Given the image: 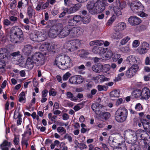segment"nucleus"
I'll return each mask as SVG.
<instances>
[{
	"label": "nucleus",
	"instance_id": "bf43d9fd",
	"mask_svg": "<svg viewBox=\"0 0 150 150\" xmlns=\"http://www.w3.org/2000/svg\"><path fill=\"white\" fill-rule=\"evenodd\" d=\"M140 44V42L139 40H134L132 44V46L133 47L136 48L138 47Z\"/></svg>",
	"mask_w": 150,
	"mask_h": 150
},
{
	"label": "nucleus",
	"instance_id": "72a5a7b5",
	"mask_svg": "<svg viewBox=\"0 0 150 150\" xmlns=\"http://www.w3.org/2000/svg\"><path fill=\"white\" fill-rule=\"evenodd\" d=\"M66 95L67 96V98L70 99L71 101H74L77 100V98H75V96L73 95V94L71 92H67Z\"/></svg>",
	"mask_w": 150,
	"mask_h": 150
},
{
	"label": "nucleus",
	"instance_id": "c85d7f7f",
	"mask_svg": "<svg viewBox=\"0 0 150 150\" xmlns=\"http://www.w3.org/2000/svg\"><path fill=\"white\" fill-rule=\"evenodd\" d=\"M10 143L6 140L4 141L3 143L0 145L2 150H9L8 147H9Z\"/></svg>",
	"mask_w": 150,
	"mask_h": 150
},
{
	"label": "nucleus",
	"instance_id": "7ed1b4c3",
	"mask_svg": "<svg viewBox=\"0 0 150 150\" xmlns=\"http://www.w3.org/2000/svg\"><path fill=\"white\" fill-rule=\"evenodd\" d=\"M10 40L13 43L20 42L23 40V33L21 29L17 26H14L9 31Z\"/></svg>",
	"mask_w": 150,
	"mask_h": 150
},
{
	"label": "nucleus",
	"instance_id": "49530a36",
	"mask_svg": "<svg viewBox=\"0 0 150 150\" xmlns=\"http://www.w3.org/2000/svg\"><path fill=\"white\" fill-rule=\"evenodd\" d=\"M57 131L59 133H62V134L66 133V129L62 127H59L57 128Z\"/></svg>",
	"mask_w": 150,
	"mask_h": 150
},
{
	"label": "nucleus",
	"instance_id": "39448f33",
	"mask_svg": "<svg viewBox=\"0 0 150 150\" xmlns=\"http://www.w3.org/2000/svg\"><path fill=\"white\" fill-rule=\"evenodd\" d=\"M127 111L125 108H119L116 111L115 117L116 120L119 122H122L126 120Z\"/></svg>",
	"mask_w": 150,
	"mask_h": 150
},
{
	"label": "nucleus",
	"instance_id": "ea45409f",
	"mask_svg": "<svg viewBox=\"0 0 150 150\" xmlns=\"http://www.w3.org/2000/svg\"><path fill=\"white\" fill-rule=\"evenodd\" d=\"M120 9L119 8L118 6H115L113 8V10L114 13L118 16L121 15V12Z\"/></svg>",
	"mask_w": 150,
	"mask_h": 150
},
{
	"label": "nucleus",
	"instance_id": "603ef678",
	"mask_svg": "<svg viewBox=\"0 0 150 150\" xmlns=\"http://www.w3.org/2000/svg\"><path fill=\"white\" fill-rule=\"evenodd\" d=\"M142 123L144 128L150 131V122H147L146 123L142 122Z\"/></svg>",
	"mask_w": 150,
	"mask_h": 150
},
{
	"label": "nucleus",
	"instance_id": "473e14b6",
	"mask_svg": "<svg viewBox=\"0 0 150 150\" xmlns=\"http://www.w3.org/2000/svg\"><path fill=\"white\" fill-rule=\"evenodd\" d=\"M117 148L118 150H127V146L125 141H122V143H119V145L117 146Z\"/></svg>",
	"mask_w": 150,
	"mask_h": 150
},
{
	"label": "nucleus",
	"instance_id": "338daca9",
	"mask_svg": "<svg viewBox=\"0 0 150 150\" xmlns=\"http://www.w3.org/2000/svg\"><path fill=\"white\" fill-rule=\"evenodd\" d=\"M9 18L11 21L14 23L17 22L18 21V18L13 16H10Z\"/></svg>",
	"mask_w": 150,
	"mask_h": 150
},
{
	"label": "nucleus",
	"instance_id": "2f4dec72",
	"mask_svg": "<svg viewBox=\"0 0 150 150\" xmlns=\"http://www.w3.org/2000/svg\"><path fill=\"white\" fill-rule=\"evenodd\" d=\"M141 91L139 89L134 91L132 93V96L133 98H137L139 97H141Z\"/></svg>",
	"mask_w": 150,
	"mask_h": 150
},
{
	"label": "nucleus",
	"instance_id": "20e7f679",
	"mask_svg": "<svg viewBox=\"0 0 150 150\" xmlns=\"http://www.w3.org/2000/svg\"><path fill=\"white\" fill-rule=\"evenodd\" d=\"M87 7L89 12L92 14L102 12L105 9V6L101 1L95 3L94 2H88Z\"/></svg>",
	"mask_w": 150,
	"mask_h": 150
},
{
	"label": "nucleus",
	"instance_id": "6e6d98bb",
	"mask_svg": "<svg viewBox=\"0 0 150 150\" xmlns=\"http://www.w3.org/2000/svg\"><path fill=\"white\" fill-rule=\"evenodd\" d=\"M83 105L81 104H78L76 105L75 106L73 109L75 111H77L83 108Z\"/></svg>",
	"mask_w": 150,
	"mask_h": 150
},
{
	"label": "nucleus",
	"instance_id": "7c9ffc66",
	"mask_svg": "<svg viewBox=\"0 0 150 150\" xmlns=\"http://www.w3.org/2000/svg\"><path fill=\"white\" fill-rule=\"evenodd\" d=\"M120 92L119 90H114L111 91L110 93V97L112 99L114 97L118 98L120 95Z\"/></svg>",
	"mask_w": 150,
	"mask_h": 150
},
{
	"label": "nucleus",
	"instance_id": "2eb2a0df",
	"mask_svg": "<svg viewBox=\"0 0 150 150\" xmlns=\"http://www.w3.org/2000/svg\"><path fill=\"white\" fill-rule=\"evenodd\" d=\"M150 92L149 89L147 87L143 88L141 91V98L147 99L150 97Z\"/></svg>",
	"mask_w": 150,
	"mask_h": 150
},
{
	"label": "nucleus",
	"instance_id": "9b49d317",
	"mask_svg": "<svg viewBox=\"0 0 150 150\" xmlns=\"http://www.w3.org/2000/svg\"><path fill=\"white\" fill-rule=\"evenodd\" d=\"M84 80L83 78L79 75H75L71 76L69 78V81L71 84H80Z\"/></svg>",
	"mask_w": 150,
	"mask_h": 150
},
{
	"label": "nucleus",
	"instance_id": "4468645a",
	"mask_svg": "<svg viewBox=\"0 0 150 150\" xmlns=\"http://www.w3.org/2000/svg\"><path fill=\"white\" fill-rule=\"evenodd\" d=\"M53 46L52 44L49 43H44L42 44L39 47V50L42 51L52 50Z\"/></svg>",
	"mask_w": 150,
	"mask_h": 150
},
{
	"label": "nucleus",
	"instance_id": "de8ad7c7",
	"mask_svg": "<svg viewBox=\"0 0 150 150\" xmlns=\"http://www.w3.org/2000/svg\"><path fill=\"white\" fill-rule=\"evenodd\" d=\"M68 24L70 26L77 25L73 18L72 19H69L68 22Z\"/></svg>",
	"mask_w": 150,
	"mask_h": 150
},
{
	"label": "nucleus",
	"instance_id": "f3484780",
	"mask_svg": "<svg viewBox=\"0 0 150 150\" xmlns=\"http://www.w3.org/2000/svg\"><path fill=\"white\" fill-rule=\"evenodd\" d=\"M81 6V4L79 3L69 8H66L67 10V11H68V13L69 14L72 13L79 10Z\"/></svg>",
	"mask_w": 150,
	"mask_h": 150
},
{
	"label": "nucleus",
	"instance_id": "0eeeda50",
	"mask_svg": "<svg viewBox=\"0 0 150 150\" xmlns=\"http://www.w3.org/2000/svg\"><path fill=\"white\" fill-rule=\"evenodd\" d=\"M130 8L133 12L136 13L142 11L143 6L139 1H134L131 3Z\"/></svg>",
	"mask_w": 150,
	"mask_h": 150
},
{
	"label": "nucleus",
	"instance_id": "bb28decb",
	"mask_svg": "<svg viewBox=\"0 0 150 150\" xmlns=\"http://www.w3.org/2000/svg\"><path fill=\"white\" fill-rule=\"evenodd\" d=\"M20 52L19 51H18L12 53L11 54V56L13 57H15V59H18L19 58V59H18L17 60L18 62H22V55L20 54Z\"/></svg>",
	"mask_w": 150,
	"mask_h": 150
},
{
	"label": "nucleus",
	"instance_id": "c03bdc74",
	"mask_svg": "<svg viewBox=\"0 0 150 150\" xmlns=\"http://www.w3.org/2000/svg\"><path fill=\"white\" fill-rule=\"evenodd\" d=\"M121 51L125 53H128L130 52L131 50L129 47L126 46L121 48Z\"/></svg>",
	"mask_w": 150,
	"mask_h": 150
},
{
	"label": "nucleus",
	"instance_id": "1a4fd4ad",
	"mask_svg": "<svg viewBox=\"0 0 150 150\" xmlns=\"http://www.w3.org/2000/svg\"><path fill=\"white\" fill-rule=\"evenodd\" d=\"M82 32L81 28L78 27L70 28V35L71 38H76L80 36L82 34Z\"/></svg>",
	"mask_w": 150,
	"mask_h": 150
},
{
	"label": "nucleus",
	"instance_id": "e2e57ef3",
	"mask_svg": "<svg viewBox=\"0 0 150 150\" xmlns=\"http://www.w3.org/2000/svg\"><path fill=\"white\" fill-rule=\"evenodd\" d=\"M71 74L69 72L65 73L63 76L62 79L64 81L67 80L68 78L70 76Z\"/></svg>",
	"mask_w": 150,
	"mask_h": 150
},
{
	"label": "nucleus",
	"instance_id": "8fccbe9b",
	"mask_svg": "<svg viewBox=\"0 0 150 150\" xmlns=\"http://www.w3.org/2000/svg\"><path fill=\"white\" fill-rule=\"evenodd\" d=\"M90 54L88 50H81V57H85Z\"/></svg>",
	"mask_w": 150,
	"mask_h": 150
},
{
	"label": "nucleus",
	"instance_id": "5701e85b",
	"mask_svg": "<svg viewBox=\"0 0 150 150\" xmlns=\"http://www.w3.org/2000/svg\"><path fill=\"white\" fill-rule=\"evenodd\" d=\"M32 50V47L30 45H27L24 47L23 52L25 55H28L31 53Z\"/></svg>",
	"mask_w": 150,
	"mask_h": 150
},
{
	"label": "nucleus",
	"instance_id": "b1692460",
	"mask_svg": "<svg viewBox=\"0 0 150 150\" xmlns=\"http://www.w3.org/2000/svg\"><path fill=\"white\" fill-rule=\"evenodd\" d=\"M126 24L124 22L119 23L115 27V30L116 32L121 31L124 30L126 27Z\"/></svg>",
	"mask_w": 150,
	"mask_h": 150
},
{
	"label": "nucleus",
	"instance_id": "f257e3e1",
	"mask_svg": "<svg viewBox=\"0 0 150 150\" xmlns=\"http://www.w3.org/2000/svg\"><path fill=\"white\" fill-rule=\"evenodd\" d=\"M46 55L45 52L43 53L36 52L31 57H28L25 64V67L31 69L33 67L34 64L37 62L41 64H43L46 59Z\"/></svg>",
	"mask_w": 150,
	"mask_h": 150
},
{
	"label": "nucleus",
	"instance_id": "f704fd0d",
	"mask_svg": "<svg viewBox=\"0 0 150 150\" xmlns=\"http://www.w3.org/2000/svg\"><path fill=\"white\" fill-rule=\"evenodd\" d=\"M141 142L142 143H143L142 146H144V148H147L148 146L150 145V139L149 138L147 139L144 137L143 140H142Z\"/></svg>",
	"mask_w": 150,
	"mask_h": 150
},
{
	"label": "nucleus",
	"instance_id": "393cba45",
	"mask_svg": "<svg viewBox=\"0 0 150 150\" xmlns=\"http://www.w3.org/2000/svg\"><path fill=\"white\" fill-rule=\"evenodd\" d=\"M38 35V42L44 41L47 37V33L46 32L40 33L39 32V34Z\"/></svg>",
	"mask_w": 150,
	"mask_h": 150
},
{
	"label": "nucleus",
	"instance_id": "cd10ccee",
	"mask_svg": "<svg viewBox=\"0 0 150 150\" xmlns=\"http://www.w3.org/2000/svg\"><path fill=\"white\" fill-rule=\"evenodd\" d=\"M126 61L130 64H135L137 63V60L134 56L130 55L128 57Z\"/></svg>",
	"mask_w": 150,
	"mask_h": 150
},
{
	"label": "nucleus",
	"instance_id": "58836bf2",
	"mask_svg": "<svg viewBox=\"0 0 150 150\" xmlns=\"http://www.w3.org/2000/svg\"><path fill=\"white\" fill-rule=\"evenodd\" d=\"M130 39L131 38L130 37L128 36H127L122 39L120 42V44L122 45H125L126 44Z\"/></svg>",
	"mask_w": 150,
	"mask_h": 150
},
{
	"label": "nucleus",
	"instance_id": "aec40b11",
	"mask_svg": "<svg viewBox=\"0 0 150 150\" xmlns=\"http://www.w3.org/2000/svg\"><path fill=\"white\" fill-rule=\"evenodd\" d=\"M135 135L137 139L139 138L143 139L148 135V134L144 131L142 129H139L135 132Z\"/></svg>",
	"mask_w": 150,
	"mask_h": 150
},
{
	"label": "nucleus",
	"instance_id": "e433bc0d",
	"mask_svg": "<svg viewBox=\"0 0 150 150\" xmlns=\"http://www.w3.org/2000/svg\"><path fill=\"white\" fill-rule=\"evenodd\" d=\"M111 37L116 40L119 39L122 37V33H114L111 36Z\"/></svg>",
	"mask_w": 150,
	"mask_h": 150
},
{
	"label": "nucleus",
	"instance_id": "69168bd1",
	"mask_svg": "<svg viewBox=\"0 0 150 150\" xmlns=\"http://www.w3.org/2000/svg\"><path fill=\"white\" fill-rule=\"evenodd\" d=\"M120 55L119 54H115L112 57V59L113 61L116 62L118 60L120 57Z\"/></svg>",
	"mask_w": 150,
	"mask_h": 150
},
{
	"label": "nucleus",
	"instance_id": "37998d69",
	"mask_svg": "<svg viewBox=\"0 0 150 150\" xmlns=\"http://www.w3.org/2000/svg\"><path fill=\"white\" fill-rule=\"evenodd\" d=\"M129 150H140L138 143L131 144Z\"/></svg>",
	"mask_w": 150,
	"mask_h": 150
},
{
	"label": "nucleus",
	"instance_id": "5fc2aeb1",
	"mask_svg": "<svg viewBox=\"0 0 150 150\" xmlns=\"http://www.w3.org/2000/svg\"><path fill=\"white\" fill-rule=\"evenodd\" d=\"M115 140L117 142H115V143H117L118 145H119V143H122V141H125L124 140L123 138L122 137L120 136L115 137Z\"/></svg>",
	"mask_w": 150,
	"mask_h": 150
},
{
	"label": "nucleus",
	"instance_id": "a878e982",
	"mask_svg": "<svg viewBox=\"0 0 150 150\" xmlns=\"http://www.w3.org/2000/svg\"><path fill=\"white\" fill-rule=\"evenodd\" d=\"M103 66L100 64H95L92 67V70L96 73H99L102 71Z\"/></svg>",
	"mask_w": 150,
	"mask_h": 150
},
{
	"label": "nucleus",
	"instance_id": "412c9836",
	"mask_svg": "<svg viewBox=\"0 0 150 150\" xmlns=\"http://www.w3.org/2000/svg\"><path fill=\"white\" fill-rule=\"evenodd\" d=\"M99 116L100 119L102 120H106L109 119L110 116V113L108 112L101 111L99 113Z\"/></svg>",
	"mask_w": 150,
	"mask_h": 150
},
{
	"label": "nucleus",
	"instance_id": "f8f14e48",
	"mask_svg": "<svg viewBox=\"0 0 150 150\" xmlns=\"http://www.w3.org/2000/svg\"><path fill=\"white\" fill-rule=\"evenodd\" d=\"M70 28L68 26H65L61 30H60L59 28V38H63L67 36L70 34Z\"/></svg>",
	"mask_w": 150,
	"mask_h": 150
},
{
	"label": "nucleus",
	"instance_id": "4c0bfd02",
	"mask_svg": "<svg viewBox=\"0 0 150 150\" xmlns=\"http://www.w3.org/2000/svg\"><path fill=\"white\" fill-rule=\"evenodd\" d=\"M34 13V11L33 9L31 6H29L27 8V13L30 17L31 18Z\"/></svg>",
	"mask_w": 150,
	"mask_h": 150
},
{
	"label": "nucleus",
	"instance_id": "052dcab7",
	"mask_svg": "<svg viewBox=\"0 0 150 150\" xmlns=\"http://www.w3.org/2000/svg\"><path fill=\"white\" fill-rule=\"evenodd\" d=\"M19 100L20 102H21L24 100L25 99L24 93L23 92H22L19 95Z\"/></svg>",
	"mask_w": 150,
	"mask_h": 150
},
{
	"label": "nucleus",
	"instance_id": "9d476101",
	"mask_svg": "<svg viewBox=\"0 0 150 150\" xmlns=\"http://www.w3.org/2000/svg\"><path fill=\"white\" fill-rule=\"evenodd\" d=\"M59 26L56 25L51 27L48 33L49 36L51 38H54L59 34Z\"/></svg>",
	"mask_w": 150,
	"mask_h": 150
},
{
	"label": "nucleus",
	"instance_id": "ddd939ff",
	"mask_svg": "<svg viewBox=\"0 0 150 150\" xmlns=\"http://www.w3.org/2000/svg\"><path fill=\"white\" fill-rule=\"evenodd\" d=\"M128 21L130 24L132 25H138L142 22L140 18L135 16H130L128 18Z\"/></svg>",
	"mask_w": 150,
	"mask_h": 150
},
{
	"label": "nucleus",
	"instance_id": "f03ea898",
	"mask_svg": "<svg viewBox=\"0 0 150 150\" xmlns=\"http://www.w3.org/2000/svg\"><path fill=\"white\" fill-rule=\"evenodd\" d=\"M54 64L56 65L59 68L64 70L71 67L72 62L69 56L59 55L56 57Z\"/></svg>",
	"mask_w": 150,
	"mask_h": 150
},
{
	"label": "nucleus",
	"instance_id": "6ab92c4d",
	"mask_svg": "<svg viewBox=\"0 0 150 150\" xmlns=\"http://www.w3.org/2000/svg\"><path fill=\"white\" fill-rule=\"evenodd\" d=\"M71 44V48L69 49V50L70 51L72 52L73 51L77 50L80 44V41L79 40H70Z\"/></svg>",
	"mask_w": 150,
	"mask_h": 150
},
{
	"label": "nucleus",
	"instance_id": "0e129e2a",
	"mask_svg": "<svg viewBox=\"0 0 150 150\" xmlns=\"http://www.w3.org/2000/svg\"><path fill=\"white\" fill-rule=\"evenodd\" d=\"M25 133L28 134L29 135H30L31 134V126L29 125H28L27 126V128Z\"/></svg>",
	"mask_w": 150,
	"mask_h": 150
},
{
	"label": "nucleus",
	"instance_id": "09e8293b",
	"mask_svg": "<svg viewBox=\"0 0 150 150\" xmlns=\"http://www.w3.org/2000/svg\"><path fill=\"white\" fill-rule=\"evenodd\" d=\"M97 88L98 91H106L108 87L105 86L99 85L98 86Z\"/></svg>",
	"mask_w": 150,
	"mask_h": 150
},
{
	"label": "nucleus",
	"instance_id": "a18cd8bd",
	"mask_svg": "<svg viewBox=\"0 0 150 150\" xmlns=\"http://www.w3.org/2000/svg\"><path fill=\"white\" fill-rule=\"evenodd\" d=\"M108 142L110 144L114 145L115 142H117L115 140V137L113 138L111 136H110L108 139Z\"/></svg>",
	"mask_w": 150,
	"mask_h": 150
},
{
	"label": "nucleus",
	"instance_id": "3c124183",
	"mask_svg": "<svg viewBox=\"0 0 150 150\" xmlns=\"http://www.w3.org/2000/svg\"><path fill=\"white\" fill-rule=\"evenodd\" d=\"M64 48L68 49L69 50V49L71 48V45L70 41H69L66 42L64 45Z\"/></svg>",
	"mask_w": 150,
	"mask_h": 150
},
{
	"label": "nucleus",
	"instance_id": "13d9d810",
	"mask_svg": "<svg viewBox=\"0 0 150 150\" xmlns=\"http://www.w3.org/2000/svg\"><path fill=\"white\" fill-rule=\"evenodd\" d=\"M141 47L144 48H146L147 50L149 49V44L146 42L141 43Z\"/></svg>",
	"mask_w": 150,
	"mask_h": 150
},
{
	"label": "nucleus",
	"instance_id": "6e6552de",
	"mask_svg": "<svg viewBox=\"0 0 150 150\" xmlns=\"http://www.w3.org/2000/svg\"><path fill=\"white\" fill-rule=\"evenodd\" d=\"M139 68L137 64H133L128 70L126 71V76L128 78L132 77L137 72Z\"/></svg>",
	"mask_w": 150,
	"mask_h": 150
},
{
	"label": "nucleus",
	"instance_id": "864d4df0",
	"mask_svg": "<svg viewBox=\"0 0 150 150\" xmlns=\"http://www.w3.org/2000/svg\"><path fill=\"white\" fill-rule=\"evenodd\" d=\"M124 74L123 72H122L118 74L116 77L115 78V81L117 82L119 81L121 79L122 77L124 76Z\"/></svg>",
	"mask_w": 150,
	"mask_h": 150
},
{
	"label": "nucleus",
	"instance_id": "a19ab883",
	"mask_svg": "<svg viewBox=\"0 0 150 150\" xmlns=\"http://www.w3.org/2000/svg\"><path fill=\"white\" fill-rule=\"evenodd\" d=\"M106 51L105 53V57L107 58H110L112 55V52L111 50L108 48H106Z\"/></svg>",
	"mask_w": 150,
	"mask_h": 150
},
{
	"label": "nucleus",
	"instance_id": "423d86ee",
	"mask_svg": "<svg viewBox=\"0 0 150 150\" xmlns=\"http://www.w3.org/2000/svg\"><path fill=\"white\" fill-rule=\"evenodd\" d=\"M124 136L127 139V142L129 144H134L137 143V139L135 135V132L134 130L128 129L124 132Z\"/></svg>",
	"mask_w": 150,
	"mask_h": 150
},
{
	"label": "nucleus",
	"instance_id": "a211bd4d",
	"mask_svg": "<svg viewBox=\"0 0 150 150\" xmlns=\"http://www.w3.org/2000/svg\"><path fill=\"white\" fill-rule=\"evenodd\" d=\"M107 49L101 47H95L92 49V52L94 53L98 54H103L106 51Z\"/></svg>",
	"mask_w": 150,
	"mask_h": 150
},
{
	"label": "nucleus",
	"instance_id": "c9c22d12",
	"mask_svg": "<svg viewBox=\"0 0 150 150\" xmlns=\"http://www.w3.org/2000/svg\"><path fill=\"white\" fill-rule=\"evenodd\" d=\"M38 34L39 32H37L36 33L31 34L30 36L31 39L33 41L38 42Z\"/></svg>",
	"mask_w": 150,
	"mask_h": 150
},
{
	"label": "nucleus",
	"instance_id": "79ce46f5",
	"mask_svg": "<svg viewBox=\"0 0 150 150\" xmlns=\"http://www.w3.org/2000/svg\"><path fill=\"white\" fill-rule=\"evenodd\" d=\"M82 23L84 24H88L91 21V17L89 16L82 17Z\"/></svg>",
	"mask_w": 150,
	"mask_h": 150
},
{
	"label": "nucleus",
	"instance_id": "4d7b16f0",
	"mask_svg": "<svg viewBox=\"0 0 150 150\" xmlns=\"http://www.w3.org/2000/svg\"><path fill=\"white\" fill-rule=\"evenodd\" d=\"M139 53L141 54H143L147 52L148 50L146 48H144L141 47L140 48H139L138 49Z\"/></svg>",
	"mask_w": 150,
	"mask_h": 150
},
{
	"label": "nucleus",
	"instance_id": "c756f323",
	"mask_svg": "<svg viewBox=\"0 0 150 150\" xmlns=\"http://www.w3.org/2000/svg\"><path fill=\"white\" fill-rule=\"evenodd\" d=\"M77 25H80L82 23V17L80 15H76L73 17Z\"/></svg>",
	"mask_w": 150,
	"mask_h": 150
},
{
	"label": "nucleus",
	"instance_id": "680f3d73",
	"mask_svg": "<svg viewBox=\"0 0 150 150\" xmlns=\"http://www.w3.org/2000/svg\"><path fill=\"white\" fill-rule=\"evenodd\" d=\"M126 5V3L124 2H120L117 4V6L119 7L121 9H122L123 8H125Z\"/></svg>",
	"mask_w": 150,
	"mask_h": 150
},
{
	"label": "nucleus",
	"instance_id": "4be33fe9",
	"mask_svg": "<svg viewBox=\"0 0 150 150\" xmlns=\"http://www.w3.org/2000/svg\"><path fill=\"white\" fill-rule=\"evenodd\" d=\"M102 105L98 103H93L91 105V108L96 113L97 115L99 114L100 112V108L102 107Z\"/></svg>",
	"mask_w": 150,
	"mask_h": 150
},
{
	"label": "nucleus",
	"instance_id": "dca6fc26",
	"mask_svg": "<svg viewBox=\"0 0 150 150\" xmlns=\"http://www.w3.org/2000/svg\"><path fill=\"white\" fill-rule=\"evenodd\" d=\"M10 55L9 52L7 50L4 48H2L0 49V60L8 57Z\"/></svg>",
	"mask_w": 150,
	"mask_h": 150
},
{
	"label": "nucleus",
	"instance_id": "774afa93",
	"mask_svg": "<svg viewBox=\"0 0 150 150\" xmlns=\"http://www.w3.org/2000/svg\"><path fill=\"white\" fill-rule=\"evenodd\" d=\"M79 148L81 150H83L87 148V146L85 144L83 143H80L78 146Z\"/></svg>",
	"mask_w": 150,
	"mask_h": 150
}]
</instances>
